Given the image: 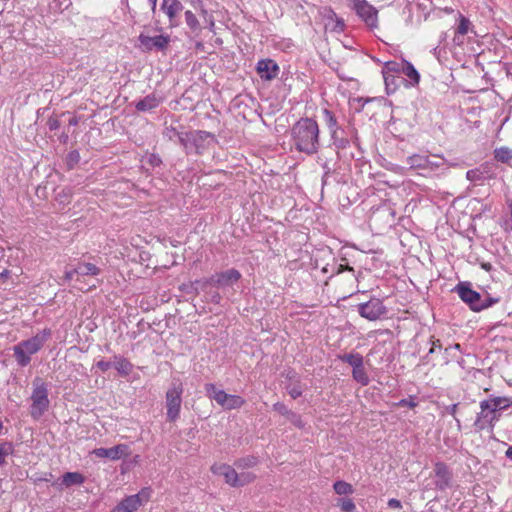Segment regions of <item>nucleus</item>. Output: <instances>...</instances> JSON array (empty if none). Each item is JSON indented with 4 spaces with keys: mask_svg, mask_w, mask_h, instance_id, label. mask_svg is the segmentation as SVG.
<instances>
[{
    "mask_svg": "<svg viewBox=\"0 0 512 512\" xmlns=\"http://www.w3.org/2000/svg\"><path fill=\"white\" fill-rule=\"evenodd\" d=\"M320 130L312 118H301L291 128L292 144L298 152L316 154L320 147Z\"/></svg>",
    "mask_w": 512,
    "mask_h": 512,
    "instance_id": "obj_1",
    "label": "nucleus"
},
{
    "mask_svg": "<svg viewBox=\"0 0 512 512\" xmlns=\"http://www.w3.org/2000/svg\"><path fill=\"white\" fill-rule=\"evenodd\" d=\"M406 163L426 178L439 176L448 170L446 159L440 155L413 154L407 157Z\"/></svg>",
    "mask_w": 512,
    "mask_h": 512,
    "instance_id": "obj_2",
    "label": "nucleus"
},
{
    "mask_svg": "<svg viewBox=\"0 0 512 512\" xmlns=\"http://www.w3.org/2000/svg\"><path fill=\"white\" fill-rule=\"evenodd\" d=\"M51 330L48 328L38 332L33 337L19 342L13 347L14 357L20 367H26L31 356L39 352L47 340L51 337Z\"/></svg>",
    "mask_w": 512,
    "mask_h": 512,
    "instance_id": "obj_3",
    "label": "nucleus"
},
{
    "mask_svg": "<svg viewBox=\"0 0 512 512\" xmlns=\"http://www.w3.org/2000/svg\"><path fill=\"white\" fill-rule=\"evenodd\" d=\"M31 401L30 415L37 420L48 410L50 404L47 384L39 377L33 380Z\"/></svg>",
    "mask_w": 512,
    "mask_h": 512,
    "instance_id": "obj_4",
    "label": "nucleus"
},
{
    "mask_svg": "<svg viewBox=\"0 0 512 512\" xmlns=\"http://www.w3.org/2000/svg\"><path fill=\"white\" fill-rule=\"evenodd\" d=\"M241 278V273L232 268L226 271L217 273L210 278L196 280L192 283V288L195 292L205 291L211 285L218 287L233 286Z\"/></svg>",
    "mask_w": 512,
    "mask_h": 512,
    "instance_id": "obj_5",
    "label": "nucleus"
},
{
    "mask_svg": "<svg viewBox=\"0 0 512 512\" xmlns=\"http://www.w3.org/2000/svg\"><path fill=\"white\" fill-rule=\"evenodd\" d=\"M205 392L207 397L226 410L238 409L245 404V400L241 396L228 394L224 390L218 389L213 383L205 384Z\"/></svg>",
    "mask_w": 512,
    "mask_h": 512,
    "instance_id": "obj_6",
    "label": "nucleus"
},
{
    "mask_svg": "<svg viewBox=\"0 0 512 512\" xmlns=\"http://www.w3.org/2000/svg\"><path fill=\"white\" fill-rule=\"evenodd\" d=\"M183 387L181 383H173L165 395L166 417L169 422H175L180 417Z\"/></svg>",
    "mask_w": 512,
    "mask_h": 512,
    "instance_id": "obj_7",
    "label": "nucleus"
},
{
    "mask_svg": "<svg viewBox=\"0 0 512 512\" xmlns=\"http://www.w3.org/2000/svg\"><path fill=\"white\" fill-rule=\"evenodd\" d=\"M349 1L352 4V9L368 27L372 29L378 27V10L373 5H371L367 0Z\"/></svg>",
    "mask_w": 512,
    "mask_h": 512,
    "instance_id": "obj_8",
    "label": "nucleus"
},
{
    "mask_svg": "<svg viewBox=\"0 0 512 512\" xmlns=\"http://www.w3.org/2000/svg\"><path fill=\"white\" fill-rule=\"evenodd\" d=\"M151 488L145 487L139 493L125 497L112 512H134L151 497Z\"/></svg>",
    "mask_w": 512,
    "mask_h": 512,
    "instance_id": "obj_9",
    "label": "nucleus"
},
{
    "mask_svg": "<svg viewBox=\"0 0 512 512\" xmlns=\"http://www.w3.org/2000/svg\"><path fill=\"white\" fill-rule=\"evenodd\" d=\"M499 418L500 414L495 412L487 400H483L480 402V412L477 414L474 426L479 431L486 428H493Z\"/></svg>",
    "mask_w": 512,
    "mask_h": 512,
    "instance_id": "obj_10",
    "label": "nucleus"
},
{
    "mask_svg": "<svg viewBox=\"0 0 512 512\" xmlns=\"http://www.w3.org/2000/svg\"><path fill=\"white\" fill-rule=\"evenodd\" d=\"M138 39L142 50L147 52L165 51L171 41L170 36L167 34H161L157 36H147L140 34Z\"/></svg>",
    "mask_w": 512,
    "mask_h": 512,
    "instance_id": "obj_11",
    "label": "nucleus"
},
{
    "mask_svg": "<svg viewBox=\"0 0 512 512\" xmlns=\"http://www.w3.org/2000/svg\"><path fill=\"white\" fill-rule=\"evenodd\" d=\"M358 313L365 319L375 321L386 313V307L380 299L372 298L358 305Z\"/></svg>",
    "mask_w": 512,
    "mask_h": 512,
    "instance_id": "obj_12",
    "label": "nucleus"
},
{
    "mask_svg": "<svg viewBox=\"0 0 512 512\" xmlns=\"http://www.w3.org/2000/svg\"><path fill=\"white\" fill-rule=\"evenodd\" d=\"M455 290L463 302L467 303L473 311L479 312L481 295L471 288L470 283H459Z\"/></svg>",
    "mask_w": 512,
    "mask_h": 512,
    "instance_id": "obj_13",
    "label": "nucleus"
},
{
    "mask_svg": "<svg viewBox=\"0 0 512 512\" xmlns=\"http://www.w3.org/2000/svg\"><path fill=\"white\" fill-rule=\"evenodd\" d=\"M92 453L99 458L118 460L129 454V447L126 444H118L111 448H96Z\"/></svg>",
    "mask_w": 512,
    "mask_h": 512,
    "instance_id": "obj_14",
    "label": "nucleus"
},
{
    "mask_svg": "<svg viewBox=\"0 0 512 512\" xmlns=\"http://www.w3.org/2000/svg\"><path fill=\"white\" fill-rule=\"evenodd\" d=\"M257 72L262 80L271 81L279 73V66L272 59H262L257 63Z\"/></svg>",
    "mask_w": 512,
    "mask_h": 512,
    "instance_id": "obj_15",
    "label": "nucleus"
},
{
    "mask_svg": "<svg viewBox=\"0 0 512 512\" xmlns=\"http://www.w3.org/2000/svg\"><path fill=\"white\" fill-rule=\"evenodd\" d=\"M161 10L169 18L170 26L175 27L177 15L183 10V5L179 0H163Z\"/></svg>",
    "mask_w": 512,
    "mask_h": 512,
    "instance_id": "obj_16",
    "label": "nucleus"
},
{
    "mask_svg": "<svg viewBox=\"0 0 512 512\" xmlns=\"http://www.w3.org/2000/svg\"><path fill=\"white\" fill-rule=\"evenodd\" d=\"M208 138L213 139V134L201 130L191 131V152L194 151L197 154L202 153L205 149V142Z\"/></svg>",
    "mask_w": 512,
    "mask_h": 512,
    "instance_id": "obj_17",
    "label": "nucleus"
},
{
    "mask_svg": "<svg viewBox=\"0 0 512 512\" xmlns=\"http://www.w3.org/2000/svg\"><path fill=\"white\" fill-rule=\"evenodd\" d=\"M434 472L437 477L435 482L436 487L440 490H445L450 486L451 475L447 466L444 463L438 462L435 464Z\"/></svg>",
    "mask_w": 512,
    "mask_h": 512,
    "instance_id": "obj_18",
    "label": "nucleus"
},
{
    "mask_svg": "<svg viewBox=\"0 0 512 512\" xmlns=\"http://www.w3.org/2000/svg\"><path fill=\"white\" fill-rule=\"evenodd\" d=\"M160 103L161 98L155 94H149L136 103V109L141 112H147L158 107Z\"/></svg>",
    "mask_w": 512,
    "mask_h": 512,
    "instance_id": "obj_19",
    "label": "nucleus"
},
{
    "mask_svg": "<svg viewBox=\"0 0 512 512\" xmlns=\"http://www.w3.org/2000/svg\"><path fill=\"white\" fill-rule=\"evenodd\" d=\"M100 272V268L97 267L95 264L89 262H78L76 264V281H79L80 277L82 276H97L100 274Z\"/></svg>",
    "mask_w": 512,
    "mask_h": 512,
    "instance_id": "obj_20",
    "label": "nucleus"
},
{
    "mask_svg": "<svg viewBox=\"0 0 512 512\" xmlns=\"http://www.w3.org/2000/svg\"><path fill=\"white\" fill-rule=\"evenodd\" d=\"M401 72L409 79L410 85H417L420 81V75L415 67L408 61L401 63Z\"/></svg>",
    "mask_w": 512,
    "mask_h": 512,
    "instance_id": "obj_21",
    "label": "nucleus"
},
{
    "mask_svg": "<svg viewBox=\"0 0 512 512\" xmlns=\"http://www.w3.org/2000/svg\"><path fill=\"white\" fill-rule=\"evenodd\" d=\"M113 366L122 376H128L133 370L132 363L119 355L114 356Z\"/></svg>",
    "mask_w": 512,
    "mask_h": 512,
    "instance_id": "obj_22",
    "label": "nucleus"
},
{
    "mask_svg": "<svg viewBox=\"0 0 512 512\" xmlns=\"http://www.w3.org/2000/svg\"><path fill=\"white\" fill-rule=\"evenodd\" d=\"M497 414L508 409L512 405V399L508 397H491L486 399Z\"/></svg>",
    "mask_w": 512,
    "mask_h": 512,
    "instance_id": "obj_23",
    "label": "nucleus"
},
{
    "mask_svg": "<svg viewBox=\"0 0 512 512\" xmlns=\"http://www.w3.org/2000/svg\"><path fill=\"white\" fill-rule=\"evenodd\" d=\"M85 481V477L79 472H67L62 476V484L66 487L81 485Z\"/></svg>",
    "mask_w": 512,
    "mask_h": 512,
    "instance_id": "obj_24",
    "label": "nucleus"
},
{
    "mask_svg": "<svg viewBox=\"0 0 512 512\" xmlns=\"http://www.w3.org/2000/svg\"><path fill=\"white\" fill-rule=\"evenodd\" d=\"M338 358L347 364H349L352 369H356L364 364V358L359 353H346L343 355H339Z\"/></svg>",
    "mask_w": 512,
    "mask_h": 512,
    "instance_id": "obj_25",
    "label": "nucleus"
},
{
    "mask_svg": "<svg viewBox=\"0 0 512 512\" xmlns=\"http://www.w3.org/2000/svg\"><path fill=\"white\" fill-rule=\"evenodd\" d=\"M169 137L170 139L173 137V136H177L178 137V141L180 143L181 146H183V148L186 150L187 153H190L191 152V131L190 132H178L176 131L175 129H171L169 130Z\"/></svg>",
    "mask_w": 512,
    "mask_h": 512,
    "instance_id": "obj_26",
    "label": "nucleus"
},
{
    "mask_svg": "<svg viewBox=\"0 0 512 512\" xmlns=\"http://www.w3.org/2000/svg\"><path fill=\"white\" fill-rule=\"evenodd\" d=\"M479 169L487 180L495 179L497 176V165L492 161H486L480 164Z\"/></svg>",
    "mask_w": 512,
    "mask_h": 512,
    "instance_id": "obj_27",
    "label": "nucleus"
},
{
    "mask_svg": "<svg viewBox=\"0 0 512 512\" xmlns=\"http://www.w3.org/2000/svg\"><path fill=\"white\" fill-rule=\"evenodd\" d=\"M323 117H324L325 124L327 125L328 129L330 130L331 137L335 138L338 128H337V120H336L334 114L330 110L324 109Z\"/></svg>",
    "mask_w": 512,
    "mask_h": 512,
    "instance_id": "obj_28",
    "label": "nucleus"
},
{
    "mask_svg": "<svg viewBox=\"0 0 512 512\" xmlns=\"http://www.w3.org/2000/svg\"><path fill=\"white\" fill-rule=\"evenodd\" d=\"M184 16H185L186 25L190 28V30L193 33L198 35L201 31V26H200V23H199L196 15L192 11L187 10V11H185Z\"/></svg>",
    "mask_w": 512,
    "mask_h": 512,
    "instance_id": "obj_29",
    "label": "nucleus"
},
{
    "mask_svg": "<svg viewBox=\"0 0 512 512\" xmlns=\"http://www.w3.org/2000/svg\"><path fill=\"white\" fill-rule=\"evenodd\" d=\"M352 377L362 386H367L370 382V378L364 368V364L360 367H357L356 369H352Z\"/></svg>",
    "mask_w": 512,
    "mask_h": 512,
    "instance_id": "obj_30",
    "label": "nucleus"
},
{
    "mask_svg": "<svg viewBox=\"0 0 512 512\" xmlns=\"http://www.w3.org/2000/svg\"><path fill=\"white\" fill-rule=\"evenodd\" d=\"M494 158L502 163H509L512 160V149L508 147H500L494 150Z\"/></svg>",
    "mask_w": 512,
    "mask_h": 512,
    "instance_id": "obj_31",
    "label": "nucleus"
},
{
    "mask_svg": "<svg viewBox=\"0 0 512 512\" xmlns=\"http://www.w3.org/2000/svg\"><path fill=\"white\" fill-rule=\"evenodd\" d=\"M333 489L338 495H351L354 493L353 486L343 480H338L333 484Z\"/></svg>",
    "mask_w": 512,
    "mask_h": 512,
    "instance_id": "obj_32",
    "label": "nucleus"
},
{
    "mask_svg": "<svg viewBox=\"0 0 512 512\" xmlns=\"http://www.w3.org/2000/svg\"><path fill=\"white\" fill-rule=\"evenodd\" d=\"M14 453V446L11 442L5 441L0 444V467L6 463V458Z\"/></svg>",
    "mask_w": 512,
    "mask_h": 512,
    "instance_id": "obj_33",
    "label": "nucleus"
},
{
    "mask_svg": "<svg viewBox=\"0 0 512 512\" xmlns=\"http://www.w3.org/2000/svg\"><path fill=\"white\" fill-rule=\"evenodd\" d=\"M72 198V189L70 187H64L57 191L55 200L61 205H67Z\"/></svg>",
    "mask_w": 512,
    "mask_h": 512,
    "instance_id": "obj_34",
    "label": "nucleus"
},
{
    "mask_svg": "<svg viewBox=\"0 0 512 512\" xmlns=\"http://www.w3.org/2000/svg\"><path fill=\"white\" fill-rule=\"evenodd\" d=\"M466 179L470 182H473V183H480L482 184L484 181H486L487 179L485 178V176L482 174L481 170L479 169V167H476V168H473V169H470L466 172Z\"/></svg>",
    "mask_w": 512,
    "mask_h": 512,
    "instance_id": "obj_35",
    "label": "nucleus"
},
{
    "mask_svg": "<svg viewBox=\"0 0 512 512\" xmlns=\"http://www.w3.org/2000/svg\"><path fill=\"white\" fill-rule=\"evenodd\" d=\"M470 21L465 18L463 15L459 16V24L456 29V35L454 37V40H457L459 36H464L468 33L469 27H470Z\"/></svg>",
    "mask_w": 512,
    "mask_h": 512,
    "instance_id": "obj_36",
    "label": "nucleus"
},
{
    "mask_svg": "<svg viewBox=\"0 0 512 512\" xmlns=\"http://www.w3.org/2000/svg\"><path fill=\"white\" fill-rule=\"evenodd\" d=\"M286 390L288 392V394L293 398V399H297L298 397H300L303 393V389H302V386L300 384V381L299 379H295V381L291 384H289L287 387H286Z\"/></svg>",
    "mask_w": 512,
    "mask_h": 512,
    "instance_id": "obj_37",
    "label": "nucleus"
},
{
    "mask_svg": "<svg viewBox=\"0 0 512 512\" xmlns=\"http://www.w3.org/2000/svg\"><path fill=\"white\" fill-rule=\"evenodd\" d=\"M224 479L227 484H229L232 487H239L238 482V473L233 467H229L227 472L224 473Z\"/></svg>",
    "mask_w": 512,
    "mask_h": 512,
    "instance_id": "obj_38",
    "label": "nucleus"
},
{
    "mask_svg": "<svg viewBox=\"0 0 512 512\" xmlns=\"http://www.w3.org/2000/svg\"><path fill=\"white\" fill-rule=\"evenodd\" d=\"M258 459L254 456H247L235 461V466L238 468H249L257 465Z\"/></svg>",
    "mask_w": 512,
    "mask_h": 512,
    "instance_id": "obj_39",
    "label": "nucleus"
},
{
    "mask_svg": "<svg viewBox=\"0 0 512 512\" xmlns=\"http://www.w3.org/2000/svg\"><path fill=\"white\" fill-rule=\"evenodd\" d=\"M337 506L340 507L343 512H354L356 509L355 503L350 498H339L337 500Z\"/></svg>",
    "mask_w": 512,
    "mask_h": 512,
    "instance_id": "obj_40",
    "label": "nucleus"
},
{
    "mask_svg": "<svg viewBox=\"0 0 512 512\" xmlns=\"http://www.w3.org/2000/svg\"><path fill=\"white\" fill-rule=\"evenodd\" d=\"M209 288H207L205 291H199L196 292L197 294L204 293V297L207 301H210L212 303H219L221 300V296L217 291H208Z\"/></svg>",
    "mask_w": 512,
    "mask_h": 512,
    "instance_id": "obj_41",
    "label": "nucleus"
},
{
    "mask_svg": "<svg viewBox=\"0 0 512 512\" xmlns=\"http://www.w3.org/2000/svg\"><path fill=\"white\" fill-rule=\"evenodd\" d=\"M80 161V154L77 150H73L68 153L66 157L67 165L70 169H72L75 165H77Z\"/></svg>",
    "mask_w": 512,
    "mask_h": 512,
    "instance_id": "obj_42",
    "label": "nucleus"
},
{
    "mask_svg": "<svg viewBox=\"0 0 512 512\" xmlns=\"http://www.w3.org/2000/svg\"><path fill=\"white\" fill-rule=\"evenodd\" d=\"M499 301H500V299L496 298V297H491V296H487L485 298L481 297L479 311L489 308V307L493 306L494 304H497Z\"/></svg>",
    "mask_w": 512,
    "mask_h": 512,
    "instance_id": "obj_43",
    "label": "nucleus"
},
{
    "mask_svg": "<svg viewBox=\"0 0 512 512\" xmlns=\"http://www.w3.org/2000/svg\"><path fill=\"white\" fill-rule=\"evenodd\" d=\"M254 479L255 475L251 472H243L238 474L239 487L251 483L254 481Z\"/></svg>",
    "mask_w": 512,
    "mask_h": 512,
    "instance_id": "obj_44",
    "label": "nucleus"
},
{
    "mask_svg": "<svg viewBox=\"0 0 512 512\" xmlns=\"http://www.w3.org/2000/svg\"><path fill=\"white\" fill-rule=\"evenodd\" d=\"M273 409L282 415H286V416H290V417L295 416V414L292 411H290L285 404H283L281 402L275 403L273 405Z\"/></svg>",
    "mask_w": 512,
    "mask_h": 512,
    "instance_id": "obj_45",
    "label": "nucleus"
},
{
    "mask_svg": "<svg viewBox=\"0 0 512 512\" xmlns=\"http://www.w3.org/2000/svg\"><path fill=\"white\" fill-rule=\"evenodd\" d=\"M229 467L230 465L224 463L214 464L211 466V471L215 475L224 476V473L227 472Z\"/></svg>",
    "mask_w": 512,
    "mask_h": 512,
    "instance_id": "obj_46",
    "label": "nucleus"
},
{
    "mask_svg": "<svg viewBox=\"0 0 512 512\" xmlns=\"http://www.w3.org/2000/svg\"><path fill=\"white\" fill-rule=\"evenodd\" d=\"M395 405L400 407L414 408L417 406V402L415 401V397L409 396V398L401 399Z\"/></svg>",
    "mask_w": 512,
    "mask_h": 512,
    "instance_id": "obj_47",
    "label": "nucleus"
},
{
    "mask_svg": "<svg viewBox=\"0 0 512 512\" xmlns=\"http://www.w3.org/2000/svg\"><path fill=\"white\" fill-rule=\"evenodd\" d=\"M77 276L76 266L75 267H67L64 273V279L66 281H72L74 277Z\"/></svg>",
    "mask_w": 512,
    "mask_h": 512,
    "instance_id": "obj_48",
    "label": "nucleus"
},
{
    "mask_svg": "<svg viewBox=\"0 0 512 512\" xmlns=\"http://www.w3.org/2000/svg\"><path fill=\"white\" fill-rule=\"evenodd\" d=\"M112 363L109 361L100 360L96 363V367L102 372L108 371L112 367Z\"/></svg>",
    "mask_w": 512,
    "mask_h": 512,
    "instance_id": "obj_49",
    "label": "nucleus"
},
{
    "mask_svg": "<svg viewBox=\"0 0 512 512\" xmlns=\"http://www.w3.org/2000/svg\"><path fill=\"white\" fill-rule=\"evenodd\" d=\"M332 139H333L334 145L337 148H345L348 144V141L346 139L338 138L337 134L335 135V138H332Z\"/></svg>",
    "mask_w": 512,
    "mask_h": 512,
    "instance_id": "obj_50",
    "label": "nucleus"
},
{
    "mask_svg": "<svg viewBox=\"0 0 512 512\" xmlns=\"http://www.w3.org/2000/svg\"><path fill=\"white\" fill-rule=\"evenodd\" d=\"M47 124H48V127L50 130H56L60 126L59 120L57 118H52V117L49 118Z\"/></svg>",
    "mask_w": 512,
    "mask_h": 512,
    "instance_id": "obj_51",
    "label": "nucleus"
},
{
    "mask_svg": "<svg viewBox=\"0 0 512 512\" xmlns=\"http://www.w3.org/2000/svg\"><path fill=\"white\" fill-rule=\"evenodd\" d=\"M388 506L393 509H400L402 508V504L399 500L392 498L388 501Z\"/></svg>",
    "mask_w": 512,
    "mask_h": 512,
    "instance_id": "obj_52",
    "label": "nucleus"
},
{
    "mask_svg": "<svg viewBox=\"0 0 512 512\" xmlns=\"http://www.w3.org/2000/svg\"><path fill=\"white\" fill-rule=\"evenodd\" d=\"M387 68L391 71H400L401 72V64L396 62H388L386 64Z\"/></svg>",
    "mask_w": 512,
    "mask_h": 512,
    "instance_id": "obj_53",
    "label": "nucleus"
},
{
    "mask_svg": "<svg viewBox=\"0 0 512 512\" xmlns=\"http://www.w3.org/2000/svg\"><path fill=\"white\" fill-rule=\"evenodd\" d=\"M480 266L487 272H490L493 269V266L489 262H481Z\"/></svg>",
    "mask_w": 512,
    "mask_h": 512,
    "instance_id": "obj_54",
    "label": "nucleus"
},
{
    "mask_svg": "<svg viewBox=\"0 0 512 512\" xmlns=\"http://www.w3.org/2000/svg\"><path fill=\"white\" fill-rule=\"evenodd\" d=\"M438 348H441V343H440V340H436V341H433V346L431 347V349L429 350V354H432L435 352V349Z\"/></svg>",
    "mask_w": 512,
    "mask_h": 512,
    "instance_id": "obj_55",
    "label": "nucleus"
},
{
    "mask_svg": "<svg viewBox=\"0 0 512 512\" xmlns=\"http://www.w3.org/2000/svg\"><path fill=\"white\" fill-rule=\"evenodd\" d=\"M291 420L298 427H302L303 426L302 421H301V419L298 416L295 415L294 417H291Z\"/></svg>",
    "mask_w": 512,
    "mask_h": 512,
    "instance_id": "obj_56",
    "label": "nucleus"
},
{
    "mask_svg": "<svg viewBox=\"0 0 512 512\" xmlns=\"http://www.w3.org/2000/svg\"><path fill=\"white\" fill-rule=\"evenodd\" d=\"M457 407H458V404L451 405V407L449 409V412H450L451 415H455V413L457 411Z\"/></svg>",
    "mask_w": 512,
    "mask_h": 512,
    "instance_id": "obj_57",
    "label": "nucleus"
},
{
    "mask_svg": "<svg viewBox=\"0 0 512 512\" xmlns=\"http://www.w3.org/2000/svg\"><path fill=\"white\" fill-rule=\"evenodd\" d=\"M153 165H157L161 162V160L159 158H157L155 155H153L151 157V161H150Z\"/></svg>",
    "mask_w": 512,
    "mask_h": 512,
    "instance_id": "obj_58",
    "label": "nucleus"
},
{
    "mask_svg": "<svg viewBox=\"0 0 512 512\" xmlns=\"http://www.w3.org/2000/svg\"><path fill=\"white\" fill-rule=\"evenodd\" d=\"M505 455L508 459L512 460V445L506 450Z\"/></svg>",
    "mask_w": 512,
    "mask_h": 512,
    "instance_id": "obj_59",
    "label": "nucleus"
},
{
    "mask_svg": "<svg viewBox=\"0 0 512 512\" xmlns=\"http://www.w3.org/2000/svg\"><path fill=\"white\" fill-rule=\"evenodd\" d=\"M150 5H151V10L153 12H155V9H156V5H157V0H148Z\"/></svg>",
    "mask_w": 512,
    "mask_h": 512,
    "instance_id": "obj_60",
    "label": "nucleus"
},
{
    "mask_svg": "<svg viewBox=\"0 0 512 512\" xmlns=\"http://www.w3.org/2000/svg\"><path fill=\"white\" fill-rule=\"evenodd\" d=\"M195 48L197 50H203L204 44L201 41H197L196 44H195Z\"/></svg>",
    "mask_w": 512,
    "mask_h": 512,
    "instance_id": "obj_61",
    "label": "nucleus"
},
{
    "mask_svg": "<svg viewBox=\"0 0 512 512\" xmlns=\"http://www.w3.org/2000/svg\"><path fill=\"white\" fill-rule=\"evenodd\" d=\"M69 124H70V125H73V126L77 125V124H78V120H77V118H75V117H74V118H71V119L69 120Z\"/></svg>",
    "mask_w": 512,
    "mask_h": 512,
    "instance_id": "obj_62",
    "label": "nucleus"
},
{
    "mask_svg": "<svg viewBox=\"0 0 512 512\" xmlns=\"http://www.w3.org/2000/svg\"><path fill=\"white\" fill-rule=\"evenodd\" d=\"M209 27H210V29H212L214 27V21L213 20L210 21Z\"/></svg>",
    "mask_w": 512,
    "mask_h": 512,
    "instance_id": "obj_63",
    "label": "nucleus"
},
{
    "mask_svg": "<svg viewBox=\"0 0 512 512\" xmlns=\"http://www.w3.org/2000/svg\"><path fill=\"white\" fill-rule=\"evenodd\" d=\"M454 348H455V349H460V344H455V345H454Z\"/></svg>",
    "mask_w": 512,
    "mask_h": 512,
    "instance_id": "obj_64",
    "label": "nucleus"
}]
</instances>
